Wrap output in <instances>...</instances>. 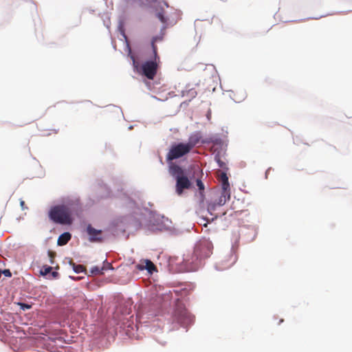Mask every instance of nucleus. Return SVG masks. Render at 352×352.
<instances>
[{
	"label": "nucleus",
	"mask_w": 352,
	"mask_h": 352,
	"mask_svg": "<svg viewBox=\"0 0 352 352\" xmlns=\"http://www.w3.org/2000/svg\"><path fill=\"white\" fill-rule=\"evenodd\" d=\"M190 152V147L185 143L175 144L171 146L166 155V161L169 162L168 172L175 179V192L177 195H183L186 190L190 188L192 184L186 170L179 165L172 162Z\"/></svg>",
	"instance_id": "nucleus-1"
},
{
	"label": "nucleus",
	"mask_w": 352,
	"mask_h": 352,
	"mask_svg": "<svg viewBox=\"0 0 352 352\" xmlns=\"http://www.w3.org/2000/svg\"><path fill=\"white\" fill-rule=\"evenodd\" d=\"M153 59L144 62L141 65L140 71L138 69V63L136 61L135 58L134 56H131L133 60V65L135 69L149 80H153L155 76L157 71V64L160 62V57L157 55V48L156 45H155V40L153 42Z\"/></svg>",
	"instance_id": "nucleus-2"
},
{
	"label": "nucleus",
	"mask_w": 352,
	"mask_h": 352,
	"mask_svg": "<svg viewBox=\"0 0 352 352\" xmlns=\"http://www.w3.org/2000/svg\"><path fill=\"white\" fill-rule=\"evenodd\" d=\"M49 217L54 223L67 225L72 223L70 208L65 205H58L51 208Z\"/></svg>",
	"instance_id": "nucleus-3"
},
{
	"label": "nucleus",
	"mask_w": 352,
	"mask_h": 352,
	"mask_svg": "<svg viewBox=\"0 0 352 352\" xmlns=\"http://www.w3.org/2000/svg\"><path fill=\"white\" fill-rule=\"evenodd\" d=\"M173 318L184 327H186L193 322V316L187 311L184 305L179 301L176 303Z\"/></svg>",
	"instance_id": "nucleus-4"
},
{
	"label": "nucleus",
	"mask_w": 352,
	"mask_h": 352,
	"mask_svg": "<svg viewBox=\"0 0 352 352\" xmlns=\"http://www.w3.org/2000/svg\"><path fill=\"white\" fill-rule=\"evenodd\" d=\"M146 2L150 5L154 3V8L157 18L163 24L167 23L169 20V16L167 12L165 10V8H169L168 3L163 0H146Z\"/></svg>",
	"instance_id": "nucleus-5"
},
{
	"label": "nucleus",
	"mask_w": 352,
	"mask_h": 352,
	"mask_svg": "<svg viewBox=\"0 0 352 352\" xmlns=\"http://www.w3.org/2000/svg\"><path fill=\"white\" fill-rule=\"evenodd\" d=\"M230 198V190H222L220 197L213 202H210L208 205V210L212 214L215 210L216 206L224 205Z\"/></svg>",
	"instance_id": "nucleus-6"
},
{
	"label": "nucleus",
	"mask_w": 352,
	"mask_h": 352,
	"mask_svg": "<svg viewBox=\"0 0 352 352\" xmlns=\"http://www.w3.org/2000/svg\"><path fill=\"white\" fill-rule=\"evenodd\" d=\"M87 233L89 235L90 242L101 243L103 241L102 231L94 228L90 224L87 227Z\"/></svg>",
	"instance_id": "nucleus-7"
},
{
	"label": "nucleus",
	"mask_w": 352,
	"mask_h": 352,
	"mask_svg": "<svg viewBox=\"0 0 352 352\" xmlns=\"http://www.w3.org/2000/svg\"><path fill=\"white\" fill-rule=\"evenodd\" d=\"M144 263H139L136 265L138 270H146L149 273L152 274L153 272L157 271V267L150 260H145Z\"/></svg>",
	"instance_id": "nucleus-8"
},
{
	"label": "nucleus",
	"mask_w": 352,
	"mask_h": 352,
	"mask_svg": "<svg viewBox=\"0 0 352 352\" xmlns=\"http://www.w3.org/2000/svg\"><path fill=\"white\" fill-rule=\"evenodd\" d=\"M218 179H219V182L221 183V188L223 190H230V184L228 182V177L226 173H224V172L220 173V174L218 176Z\"/></svg>",
	"instance_id": "nucleus-9"
},
{
	"label": "nucleus",
	"mask_w": 352,
	"mask_h": 352,
	"mask_svg": "<svg viewBox=\"0 0 352 352\" xmlns=\"http://www.w3.org/2000/svg\"><path fill=\"white\" fill-rule=\"evenodd\" d=\"M200 138L199 134H193L189 138L188 142L185 144L190 147V150L191 151L194 146L199 142Z\"/></svg>",
	"instance_id": "nucleus-10"
},
{
	"label": "nucleus",
	"mask_w": 352,
	"mask_h": 352,
	"mask_svg": "<svg viewBox=\"0 0 352 352\" xmlns=\"http://www.w3.org/2000/svg\"><path fill=\"white\" fill-rule=\"evenodd\" d=\"M71 239V234L69 232H65L60 234L58 239L57 243L58 245H64L68 243Z\"/></svg>",
	"instance_id": "nucleus-11"
},
{
	"label": "nucleus",
	"mask_w": 352,
	"mask_h": 352,
	"mask_svg": "<svg viewBox=\"0 0 352 352\" xmlns=\"http://www.w3.org/2000/svg\"><path fill=\"white\" fill-rule=\"evenodd\" d=\"M70 265H72L74 271L77 273H81L86 270L85 267L82 265H76L73 262H70Z\"/></svg>",
	"instance_id": "nucleus-12"
},
{
	"label": "nucleus",
	"mask_w": 352,
	"mask_h": 352,
	"mask_svg": "<svg viewBox=\"0 0 352 352\" xmlns=\"http://www.w3.org/2000/svg\"><path fill=\"white\" fill-rule=\"evenodd\" d=\"M105 270H106L105 267H102L100 268L98 266H94V267L91 268L90 272L92 274L100 275V274H103V273H104L103 271Z\"/></svg>",
	"instance_id": "nucleus-13"
},
{
	"label": "nucleus",
	"mask_w": 352,
	"mask_h": 352,
	"mask_svg": "<svg viewBox=\"0 0 352 352\" xmlns=\"http://www.w3.org/2000/svg\"><path fill=\"white\" fill-rule=\"evenodd\" d=\"M214 159H215V161L217 162L220 168H226V164L224 162H223L221 160V157L219 155H216L214 156Z\"/></svg>",
	"instance_id": "nucleus-14"
},
{
	"label": "nucleus",
	"mask_w": 352,
	"mask_h": 352,
	"mask_svg": "<svg viewBox=\"0 0 352 352\" xmlns=\"http://www.w3.org/2000/svg\"><path fill=\"white\" fill-rule=\"evenodd\" d=\"M52 270V267L50 266H43V269L41 270V274L43 275H47L49 274Z\"/></svg>",
	"instance_id": "nucleus-15"
},
{
	"label": "nucleus",
	"mask_w": 352,
	"mask_h": 352,
	"mask_svg": "<svg viewBox=\"0 0 352 352\" xmlns=\"http://www.w3.org/2000/svg\"><path fill=\"white\" fill-rule=\"evenodd\" d=\"M197 186L200 191V193L202 192V191L204 190V185L201 179H197L196 181Z\"/></svg>",
	"instance_id": "nucleus-16"
},
{
	"label": "nucleus",
	"mask_w": 352,
	"mask_h": 352,
	"mask_svg": "<svg viewBox=\"0 0 352 352\" xmlns=\"http://www.w3.org/2000/svg\"><path fill=\"white\" fill-rule=\"evenodd\" d=\"M48 256L50 257L51 264H53L54 258L56 256V253L54 252L49 250Z\"/></svg>",
	"instance_id": "nucleus-17"
},
{
	"label": "nucleus",
	"mask_w": 352,
	"mask_h": 352,
	"mask_svg": "<svg viewBox=\"0 0 352 352\" xmlns=\"http://www.w3.org/2000/svg\"><path fill=\"white\" fill-rule=\"evenodd\" d=\"M1 274H3L6 277H11L12 276V273L10 271V270H3V271H1Z\"/></svg>",
	"instance_id": "nucleus-18"
},
{
	"label": "nucleus",
	"mask_w": 352,
	"mask_h": 352,
	"mask_svg": "<svg viewBox=\"0 0 352 352\" xmlns=\"http://www.w3.org/2000/svg\"><path fill=\"white\" fill-rule=\"evenodd\" d=\"M21 308L24 310V309H29L31 308V306L29 305H27V304H24V303H21L20 304Z\"/></svg>",
	"instance_id": "nucleus-19"
},
{
	"label": "nucleus",
	"mask_w": 352,
	"mask_h": 352,
	"mask_svg": "<svg viewBox=\"0 0 352 352\" xmlns=\"http://www.w3.org/2000/svg\"><path fill=\"white\" fill-rule=\"evenodd\" d=\"M103 267H105L106 270H108V269H111L112 268V266H111V264L109 263H106V264L103 266Z\"/></svg>",
	"instance_id": "nucleus-20"
},
{
	"label": "nucleus",
	"mask_w": 352,
	"mask_h": 352,
	"mask_svg": "<svg viewBox=\"0 0 352 352\" xmlns=\"http://www.w3.org/2000/svg\"><path fill=\"white\" fill-rule=\"evenodd\" d=\"M154 40H155V43L157 41L161 40V38L157 37V36L153 37V39H152V42H151V46L152 47H153V42Z\"/></svg>",
	"instance_id": "nucleus-21"
},
{
	"label": "nucleus",
	"mask_w": 352,
	"mask_h": 352,
	"mask_svg": "<svg viewBox=\"0 0 352 352\" xmlns=\"http://www.w3.org/2000/svg\"><path fill=\"white\" fill-rule=\"evenodd\" d=\"M20 205L23 210L25 209V201L23 200H21Z\"/></svg>",
	"instance_id": "nucleus-22"
},
{
	"label": "nucleus",
	"mask_w": 352,
	"mask_h": 352,
	"mask_svg": "<svg viewBox=\"0 0 352 352\" xmlns=\"http://www.w3.org/2000/svg\"><path fill=\"white\" fill-rule=\"evenodd\" d=\"M58 275V273L56 272H52V276L56 277Z\"/></svg>",
	"instance_id": "nucleus-23"
},
{
	"label": "nucleus",
	"mask_w": 352,
	"mask_h": 352,
	"mask_svg": "<svg viewBox=\"0 0 352 352\" xmlns=\"http://www.w3.org/2000/svg\"><path fill=\"white\" fill-rule=\"evenodd\" d=\"M201 246H202L201 245H200L197 246V247L196 248L195 251H196V252H197V251H198V250H199Z\"/></svg>",
	"instance_id": "nucleus-24"
},
{
	"label": "nucleus",
	"mask_w": 352,
	"mask_h": 352,
	"mask_svg": "<svg viewBox=\"0 0 352 352\" xmlns=\"http://www.w3.org/2000/svg\"><path fill=\"white\" fill-rule=\"evenodd\" d=\"M32 6H33V7H34V8H36V6H35V4L32 3Z\"/></svg>",
	"instance_id": "nucleus-25"
}]
</instances>
